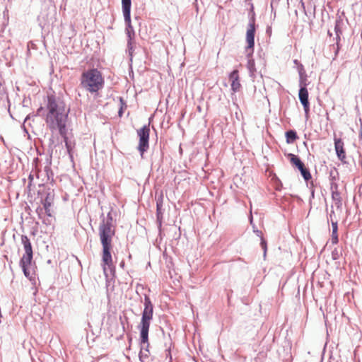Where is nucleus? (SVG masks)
<instances>
[{"instance_id": "obj_1", "label": "nucleus", "mask_w": 362, "mask_h": 362, "mask_svg": "<svg viewBox=\"0 0 362 362\" xmlns=\"http://www.w3.org/2000/svg\"><path fill=\"white\" fill-rule=\"evenodd\" d=\"M48 112L46 122L49 128L58 130L59 134L64 137L66 146L69 151L70 146L65 136L66 133V123L69 113V109L66 107L64 103L60 99L49 97L47 105Z\"/></svg>"}, {"instance_id": "obj_2", "label": "nucleus", "mask_w": 362, "mask_h": 362, "mask_svg": "<svg viewBox=\"0 0 362 362\" xmlns=\"http://www.w3.org/2000/svg\"><path fill=\"white\" fill-rule=\"evenodd\" d=\"M112 227V226H111L110 223H105L104 219L99 226V235L103 245V271L105 276H107V269L112 270V267L110 250L112 248V238L115 235V231Z\"/></svg>"}, {"instance_id": "obj_3", "label": "nucleus", "mask_w": 362, "mask_h": 362, "mask_svg": "<svg viewBox=\"0 0 362 362\" xmlns=\"http://www.w3.org/2000/svg\"><path fill=\"white\" fill-rule=\"evenodd\" d=\"M81 86L91 93H97L103 88L104 79L98 69H90L82 74Z\"/></svg>"}, {"instance_id": "obj_4", "label": "nucleus", "mask_w": 362, "mask_h": 362, "mask_svg": "<svg viewBox=\"0 0 362 362\" xmlns=\"http://www.w3.org/2000/svg\"><path fill=\"white\" fill-rule=\"evenodd\" d=\"M144 309L142 313L141 322L139 325L140 329V337L144 342L147 341V333H148L151 321L153 319V305L148 296L144 297Z\"/></svg>"}, {"instance_id": "obj_5", "label": "nucleus", "mask_w": 362, "mask_h": 362, "mask_svg": "<svg viewBox=\"0 0 362 362\" xmlns=\"http://www.w3.org/2000/svg\"><path fill=\"white\" fill-rule=\"evenodd\" d=\"M131 6L132 3H122V12L126 25V34L128 37V40H133L134 38L135 33L131 23Z\"/></svg>"}, {"instance_id": "obj_6", "label": "nucleus", "mask_w": 362, "mask_h": 362, "mask_svg": "<svg viewBox=\"0 0 362 362\" xmlns=\"http://www.w3.org/2000/svg\"><path fill=\"white\" fill-rule=\"evenodd\" d=\"M149 132V127L146 125L137 130V134L139 137L138 150L141 156H143L144 153L148 148Z\"/></svg>"}, {"instance_id": "obj_7", "label": "nucleus", "mask_w": 362, "mask_h": 362, "mask_svg": "<svg viewBox=\"0 0 362 362\" xmlns=\"http://www.w3.org/2000/svg\"><path fill=\"white\" fill-rule=\"evenodd\" d=\"M255 20L252 18L250 21L246 33V42L247 43L246 51L248 52V55L251 54L253 52V48L255 45Z\"/></svg>"}, {"instance_id": "obj_8", "label": "nucleus", "mask_w": 362, "mask_h": 362, "mask_svg": "<svg viewBox=\"0 0 362 362\" xmlns=\"http://www.w3.org/2000/svg\"><path fill=\"white\" fill-rule=\"evenodd\" d=\"M300 88L299 90V100L303 106L305 117L308 118L310 111V104L308 100V92L305 87V84H303L302 81L300 82Z\"/></svg>"}, {"instance_id": "obj_9", "label": "nucleus", "mask_w": 362, "mask_h": 362, "mask_svg": "<svg viewBox=\"0 0 362 362\" xmlns=\"http://www.w3.org/2000/svg\"><path fill=\"white\" fill-rule=\"evenodd\" d=\"M288 156L291 158V163L298 168L303 178L306 181L309 180L311 178V175L309 170L305 167L303 163L300 160V158L297 156L292 153H290Z\"/></svg>"}, {"instance_id": "obj_10", "label": "nucleus", "mask_w": 362, "mask_h": 362, "mask_svg": "<svg viewBox=\"0 0 362 362\" xmlns=\"http://www.w3.org/2000/svg\"><path fill=\"white\" fill-rule=\"evenodd\" d=\"M32 259L33 254H24L20 261V265L22 267L25 276L27 277L30 275L28 267L30 265Z\"/></svg>"}, {"instance_id": "obj_11", "label": "nucleus", "mask_w": 362, "mask_h": 362, "mask_svg": "<svg viewBox=\"0 0 362 362\" xmlns=\"http://www.w3.org/2000/svg\"><path fill=\"white\" fill-rule=\"evenodd\" d=\"M229 80L231 82V89L235 93L240 90L241 85L239 81V75L238 70L233 71L229 75Z\"/></svg>"}, {"instance_id": "obj_12", "label": "nucleus", "mask_w": 362, "mask_h": 362, "mask_svg": "<svg viewBox=\"0 0 362 362\" xmlns=\"http://www.w3.org/2000/svg\"><path fill=\"white\" fill-rule=\"evenodd\" d=\"M334 147L338 158L341 161H344L346 153L344 149V142L341 139H334Z\"/></svg>"}, {"instance_id": "obj_13", "label": "nucleus", "mask_w": 362, "mask_h": 362, "mask_svg": "<svg viewBox=\"0 0 362 362\" xmlns=\"http://www.w3.org/2000/svg\"><path fill=\"white\" fill-rule=\"evenodd\" d=\"M147 343V341L144 342L142 341V337H141V350L139 353V359L141 362H145L147 358H148L149 356V350L148 349H144V345Z\"/></svg>"}, {"instance_id": "obj_14", "label": "nucleus", "mask_w": 362, "mask_h": 362, "mask_svg": "<svg viewBox=\"0 0 362 362\" xmlns=\"http://www.w3.org/2000/svg\"><path fill=\"white\" fill-rule=\"evenodd\" d=\"M21 242L24 247L25 254H33L32 245L29 238L26 235H22Z\"/></svg>"}, {"instance_id": "obj_15", "label": "nucleus", "mask_w": 362, "mask_h": 362, "mask_svg": "<svg viewBox=\"0 0 362 362\" xmlns=\"http://www.w3.org/2000/svg\"><path fill=\"white\" fill-rule=\"evenodd\" d=\"M43 210L45 211V214L48 216H52L50 206H51V202L49 201L48 197H46V199L43 202Z\"/></svg>"}, {"instance_id": "obj_16", "label": "nucleus", "mask_w": 362, "mask_h": 362, "mask_svg": "<svg viewBox=\"0 0 362 362\" xmlns=\"http://www.w3.org/2000/svg\"><path fill=\"white\" fill-rule=\"evenodd\" d=\"M286 139H287L288 143L293 142L297 138L296 132H294L293 130H290V131L287 132L286 133Z\"/></svg>"}, {"instance_id": "obj_17", "label": "nucleus", "mask_w": 362, "mask_h": 362, "mask_svg": "<svg viewBox=\"0 0 362 362\" xmlns=\"http://www.w3.org/2000/svg\"><path fill=\"white\" fill-rule=\"evenodd\" d=\"M247 67L250 72H253L255 71V62L252 59H249L247 62Z\"/></svg>"}, {"instance_id": "obj_18", "label": "nucleus", "mask_w": 362, "mask_h": 362, "mask_svg": "<svg viewBox=\"0 0 362 362\" xmlns=\"http://www.w3.org/2000/svg\"><path fill=\"white\" fill-rule=\"evenodd\" d=\"M332 233L335 234L337 233L338 230V226H337V221H334V219H332Z\"/></svg>"}, {"instance_id": "obj_19", "label": "nucleus", "mask_w": 362, "mask_h": 362, "mask_svg": "<svg viewBox=\"0 0 362 362\" xmlns=\"http://www.w3.org/2000/svg\"><path fill=\"white\" fill-rule=\"evenodd\" d=\"M127 47H128L129 55L132 56V52H133V40H128Z\"/></svg>"}, {"instance_id": "obj_20", "label": "nucleus", "mask_w": 362, "mask_h": 362, "mask_svg": "<svg viewBox=\"0 0 362 362\" xmlns=\"http://www.w3.org/2000/svg\"><path fill=\"white\" fill-rule=\"evenodd\" d=\"M332 242L333 244H336L338 243V235L337 233L334 234H332Z\"/></svg>"}, {"instance_id": "obj_21", "label": "nucleus", "mask_w": 362, "mask_h": 362, "mask_svg": "<svg viewBox=\"0 0 362 362\" xmlns=\"http://www.w3.org/2000/svg\"><path fill=\"white\" fill-rule=\"evenodd\" d=\"M112 215L110 213H108L107 214V221H105V223H110V224L112 225Z\"/></svg>"}, {"instance_id": "obj_22", "label": "nucleus", "mask_w": 362, "mask_h": 362, "mask_svg": "<svg viewBox=\"0 0 362 362\" xmlns=\"http://www.w3.org/2000/svg\"><path fill=\"white\" fill-rule=\"evenodd\" d=\"M332 198H333L334 201H337V199H340L339 194L338 192H333Z\"/></svg>"}, {"instance_id": "obj_23", "label": "nucleus", "mask_w": 362, "mask_h": 362, "mask_svg": "<svg viewBox=\"0 0 362 362\" xmlns=\"http://www.w3.org/2000/svg\"><path fill=\"white\" fill-rule=\"evenodd\" d=\"M334 216H335L334 211L333 210V207L332 206V210L329 214V219L331 221H332V219H334Z\"/></svg>"}, {"instance_id": "obj_24", "label": "nucleus", "mask_w": 362, "mask_h": 362, "mask_svg": "<svg viewBox=\"0 0 362 362\" xmlns=\"http://www.w3.org/2000/svg\"><path fill=\"white\" fill-rule=\"evenodd\" d=\"M335 202V205L337 208H340L341 205V199H337V201H334Z\"/></svg>"}, {"instance_id": "obj_25", "label": "nucleus", "mask_w": 362, "mask_h": 362, "mask_svg": "<svg viewBox=\"0 0 362 362\" xmlns=\"http://www.w3.org/2000/svg\"><path fill=\"white\" fill-rule=\"evenodd\" d=\"M36 212L37 213L38 216L41 217V215L43 214V208H37Z\"/></svg>"}, {"instance_id": "obj_26", "label": "nucleus", "mask_w": 362, "mask_h": 362, "mask_svg": "<svg viewBox=\"0 0 362 362\" xmlns=\"http://www.w3.org/2000/svg\"><path fill=\"white\" fill-rule=\"evenodd\" d=\"M149 343H148V333H147V343L144 345V349H148Z\"/></svg>"}, {"instance_id": "obj_27", "label": "nucleus", "mask_w": 362, "mask_h": 362, "mask_svg": "<svg viewBox=\"0 0 362 362\" xmlns=\"http://www.w3.org/2000/svg\"><path fill=\"white\" fill-rule=\"evenodd\" d=\"M261 244H262L263 249L264 250V254H265L266 253V243L264 241H262Z\"/></svg>"}, {"instance_id": "obj_28", "label": "nucleus", "mask_w": 362, "mask_h": 362, "mask_svg": "<svg viewBox=\"0 0 362 362\" xmlns=\"http://www.w3.org/2000/svg\"><path fill=\"white\" fill-rule=\"evenodd\" d=\"M157 211H158V218H159V216H160V206H159L158 204H157Z\"/></svg>"}, {"instance_id": "obj_29", "label": "nucleus", "mask_w": 362, "mask_h": 362, "mask_svg": "<svg viewBox=\"0 0 362 362\" xmlns=\"http://www.w3.org/2000/svg\"><path fill=\"white\" fill-rule=\"evenodd\" d=\"M122 3H132L131 0H122Z\"/></svg>"}, {"instance_id": "obj_30", "label": "nucleus", "mask_w": 362, "mask_h": 362, "mask_svg": "<svg viewBox=\"0 0 362 362\" xmlns=\"http://www.w3.org/2000/svg\"><path fill=\"white\" fill-rule=\"evenodd\" d=\"M122 110H120L119 111V116H121V115H122Z\"/></svg>"}]
</instances>
